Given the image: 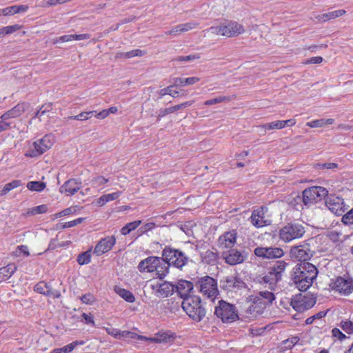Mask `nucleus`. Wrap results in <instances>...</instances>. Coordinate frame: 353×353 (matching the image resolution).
<instances>
[{
	"label": "nucleus",
	"mask_w": 353,
	"mask_h": 353,
	"mask_svg": "<svg viewBox=\"0 0 353 353\" xmlns=\"http://www.w3.org/2000/svg\"><path fill=\"white\" fill-rule=\"evenodd\" d=\"M199 59H200V56L199 54H190V55H188V56H181V57H179L176 59H174V60L176 61L181 62V61H193V60Z\"/></svg>",
	"instance_id": "obj_50"
},
{
	"label": "nucleus",
	"mask_w": 353,
	"mask_h": 353,
	"mask_svg": "<svg viewBox=\"0 0 353 353\" xmlns=\"http://www.w3.org/2000/svg\"><path fill=\"white\" fill-rule=\"evenodd\" d=\"M214 314L223 323L232 322L238 317L234 306L223 301H219V305L216 307Z\"/></svg>",
	"instance_id": "obj_8"
},
{
	"label": "nucleus",
	"mask_w": 353,
	"mask_h": 353,
	"mask_svg": "<svg viewBox=\"0 0 353 353\" xmlns=\"http://www.w3.org/2000/svg\"><path fill=\"white\" fill-rule=\"evenodd\" d=\"M145 52L139 49L132 50L126 52L117 54V58L130 59L134 57H142L145 54Z\"/></svg>",
	"instance_id": "obj_34"
},
{
	"label": "nucleus",
	"mask_w": 353,
	"mask_h": 353,
	"mask_svg": "<svg viewBox=\"0 0 353 353\" xmlns=\"http://www.w3.org/2000/svg\"><path fill=\"white\" fill-rule=\"evenodd\" d=\"M200 81V78L197 77H192L188 78H179L176 77L173 79L174 85L175 86H185L189 85H193Z\"/></svg>",
	"instance_id": "obj_26"
},
{
	"label": "nucleus",
	"mask_w": 353,
	"mask_h": 353,
	"mask_svg": "<svg viewBox=\"0 0 353 353\" xmlns=\"http://www.w3.org/2000/svg\"><path fill=\"white\" fill-rule=\"evenodd\" d=\"M200 292L208 298L213 301L218 294L216 281L210 276L201 278L198 283Z\"/></svg>",
	"instance_id": "obj_10"
},
{
	"label": "nucleus",
	"mask_w": 353,
	"mask_h": 353,
	"mask_svg": "<svg viewBox=\"0 0 353 353\" xmlns=\"http://www.w3.org/2000/svg\"><path fill=\"white\" fill-rule=\"evenodd\" d=\"M332 288L333 290L344 294H350L353 289L352 281L343 277H338L332 283Z\"/></svg>",
	"instance_id": "obj_18"
},
{
	"label": "nucleus",
	"mask_w": 353,
	"mask_h": 353,
	"mask_svg": "<svg viewBox=\"0 0 353 353\" xmlns=\"http://www.w3.org/2000/svg\"><path fill=\"white\" fill-rule=\"evenodd\" d=\"M292 257L301 261L307 262L313 255V252L310 249L309 245L305 243L298 246H294L290 250Z\"/></svg>",
	"instance_id": "obj_14"
},
{
	"label": "nucleus",
	"mask_w": 353,
	"mask_h": 353,
	"mask_svg": "<svg viewBox=\"0 0 353 353\" xmlns=\"http://www.w3.org/2000/svg\"><path fill=\"white\" fill-rule=\"evenodd\" d=\"M182 32L181 28H179V25L173 27L171 30L165 32V35H172L176 36L180 34Z\"/></svg>",
	"instance_id": "obj_54"
},
{
	"label": "nucleus",
	"mask_w": 353,
	"mask_h": 353,
	"mask_svg": "<svg viewBox=\"0 0 353 353\" xmlns=\"http://www.w3.org/2000/svg\"><path fill=\"white\" fill-rule=\"evenodd\" d=\"M318 167L320 169H334L338 167V165L335 163H325L318 164Z\"/></svg>",
	"instance_id": "obj_63"
},
{
	"label": "nucleus",
	"mask_w": 353,
	"mask_h": 353,
	"mask_svg": "<svg viewBox=\"0 0 353 353\" xmlns=\"http://www.w3.org/2000/svg\"><path fill=\"white\" fill-rule=\"evenodd\" d=\"M299 341V337L294 336L291 339H288L287 340L283 341L284 347L287 349L292 348L295 344H296Z\"/></svg>",
	"instance_id": "obj_51"
},
{
	"label": "nucleus",
	"mask_w": 353,
	"mask_h": 353,
	"mask_svg": "<svg viewBox=\"0 0 353 353\" xmlns=\"http://www.w3.org/2000/svg\"><path fill=\"white\" fill-rule=\"evenodd\" d=\"M259 127L261 128H263L264 130H274V129L281 130V129H283V122L281 120H277L275 121L263 124V125H260Z\"/></svg>",
	"instance_id": "obj_38"
},
{
	"label": "nucleus",
	"mask_w": 353,
	"mask_h": 353,
	"mask_svg": "<svg viewBox=\"0 0 353 353\" xmlns=\"http://www.w3.org/2000/svg\"><path fill=\"white\" fill-rule=\"evenodd\" d=\"M310 277L307 278V280H305L303 279V277H301V279L297 278H293L294 283L296 285V287L300 290V291H305L307 290L312 284L313 281H310Z\"/></svg>",
	"instance_id": "obj_31"
},
{
	"label": "nucleus",
	"mask_w": 353,
	"mask_h": 353,
	"mask_svg": "<svg viewBox=\"0 0 353 353\" xmlns=\"http://www.w3.org/2000/svg\"><path fill=\"white\" fill-rule=\"evenodd\" d=\"M346 13L345 10H337L334 11H332L325 14H323L322 15L318 16V19L319 21H321L323 22L327 21L330 19H334L337 17H341L344 15Z\"/></svg>",
	"instance_id": "obj_27"
},
{
	"label": "nucleus",
	"mask_w": 353,
	"mask_h": 353,
	"mask_svg": "<svg viewBox=\"0 0 353 353\" xmlns=\"http://www.w3.org/2000/svg\"><path fill=\"white\" fill-rule=\"evenodd\" d=\"M223 254L225 262L231 265L241 263L245 260V256L236 250H230L228 252L223 253Z\"/></svg>",
	"instance_id": "obj_20"
},
{
	"label": "nucleus",
	"mask_w": 353,
	"mask_h": 353,
	"mask_svg": "<svg viewBox=\"0 0 353 353\" xmlns=\"http://www.w3.org/2000/svg\"><path fill=\"white\" fill-rule=\"evenodd\" d=\"M16 270L17 266L13 263L0 268V282L9 279Z\"/></svg>",
	"instance_id": "obj_25"
},
{
	"label": "nucleus",
	"mask_w": 353,
	"mask_h": 353,
	"mask_svg": "<svg viewBox=\"0 0 353 353\" xmlns=\"http://www.w3.org/2000/svg\"><path fill=\"white\" fill-rule=\"evenodd\" d=\"M237 233L233 230L230 232H225L219 239V243L224 248H232L236 243Z\"/></svg>",
	"instance_id": "obj_21"
},
{
	"label": "nucleus",
	"mask_w": 353,
	"mask_h": 353,
	"mask_svg": "<svg viewBox=\"0 0 353 353\" xmlns=\"http://www.w3.org/2000/svg\"><path fill=\"white\" fill-rule=\"evenodd\" d=\"M30 107V104L26 102H19L12 109L8 110L1 116V119L8 120L21 117Z\"/></svg>",
	"instance_id": "obj_16"
},
{
	"label": "nucleus",
	"mask_w": 353,
	"mask_h": 353,
	"mask_svg": "<svg viewBox=\"0 0 353 353\" xmlns=\"http://www.w3.org/2000/svg\"><path fill=\"white\" fill-rule=\"evenodd\" d=\"M48 211V206L46 205H40L28 210L27 214L35 215L39 214L46 213Z\"/></svg>",
	"instance_id": "obj_40"
},
{
	"label": "nucleus",
	"mask_w": 353,
	"mask_h": 353,
	"mask_svg": "<svg viewBox=\"0 0 353 353\" xmlns=\"http://www.w3.org/2000/svg\"><path fill=\"white\" fill-rule=\"evenodd\" d=\"M332 333L333 336L337 337L340 341H343L347 338L346 335L341 332L338 328H334L332 330Z\"/></svg>",
	"instance_id": "obj_61"
},
{
	"label": "nucleus",
	"mask_w": 353,
	"mask_h": 353,
	"mask_svg": "<svg viewBox=\"0 0 353 353\" xmlns=\"http://www.w3.org/2000/svg\"><path fill=\"white\" fill-rule=\"evenodd\" d=\"M46 186V183L41 181H30L27 184V188L28 190L36 192L43 191Z\"/></svg>",
	"instance_id": "obj_37"
},
{
	"label": "nucleus",
	"mask_w": 353,
	"mask_h": 353,
	"mask_svg": "<svg viewBox=\"0 0 353 353\" xmlns=\"http://www.w3.org/2000/svg\"><path fill=\"white\" fill-rule=\"evenodd\" d=\"M341 327L346 333L349 334H353V323L350 320L341 321L340 323Z\"/></svg>",
	"instance_id": "obj_46"
},
{
	"label": "nucleus",
	"mask_w": 353,
	"mask_h": 353,
	"mask_svg": "<svg viewBox=\"0 0 353 353\" xmlns=\"http://www.w3.org/2000/svg\"><path fill=\"white\" fill-rule=\"evenodd\" d=\"M68 41H70V35L65 34V35L61 36L59 38L54 39L53 41V43L57 44L58 43H65V42H68Z\"/></svg>",
	"instance_id": "obj_64"
},
{
	"label": "nucleus",
	"mask_w": 353,
	"mask_h": 353,
	"mask_svg": "<svg viewBox=\"0 0 353 353\" xmlns=\"http://www.w3.org/2000/svg\"><path fill=\"white\" fill-rule=\"evenodd\" d=\"M21 28V26L18 24H14L12 26H8L2 28L3 31L4 32V35L10 34L17 30H19Z\"/></svg>",
	"instance_id": "obj_49"
},
{
	"label": "nucleus",
	"mask_w": 353,
	"mask_h": 353,
	"mask_svg": "<svg viewBox=\"0 0 353 353\" xmlns=\"http://www.w3.org/2000/svg\"><path fill=\"white\" fill-rule=\"evenodd\" d=\"M81 183L76 179H70L65 181L63 185L60 187V192L67 196H71L77 193L81 188Z\"/></svg>",
	"instance_id": "obj_19"
},
{
	"label": "nucleus",
	"mask_w": 353,
	"mask_h": 353,
	"mask_svg": "<svg viewBox=\"0 0 353 353\" xmlns=\"http://www.w3.org/2000/svg\"><path fill=\"white\" fill-rule=\"evenodd\" d=\"M114 291L121 297H122L123 299H125L126 301L129 303H133L135 301V298L133 294L125 289H123L117 286H115Z\"/></svg>",
	"instance_id": "obj_33"
},
{
	"label": "nucleus",
	"mask_w": 353,
	"mask_h": 353,
	"mask_svg": "<svg viewBox=\"0 0 353 353\" xmlns=\"http://www.w3.org/2000/svg\"><path fill=\"white\" fill-rule=\"evenodd\" d=\"M177 110H178V109L176 108V105L167 108L160 111L159 117H163L165 115L173 113L174 112H176Z\"/></svg>",
	"instance_id": "obj_53"
},
{
	"label": "nucleus",
	"mask_w": 353,
	"mask_h": 353,
	"mask_svg": "<svg viewBox=\"0 0 353 353\" xmlns=\"http://www.w3.org/2000/svg\"><path fill=\"white\" fill-rule=\"evenodd\" d=\"M48 285L44 282H40L34 286V290L41 294H45Z\"/></svg>",
	"instance_id": "obj_52"
},
{
	"label": "nucleus",
	"mask_w": 353,
	"mask_h": 353,
	"mask_svg": "<svg viewBox=\"0 0 353 353\" xmlns=\"http://www.w3.org/2000/svg\"><path fill=\"white\" fill-rule=\"evenodd\" d=\"M193 289V285L191 282L188 281H180L178 285H175V291L180 295L183 299L185 297L190 296L188 294Z\"/></svg>",
	"instance_id": "obj_23"
},
{
	"label": "nucleus",
	"mask_w": 353,
	"mask_h": 353,
	"mask_svg": "<svg viewBox=\"0 0 353 353\" xmlns=\"http://www.w3.org/2000/svg\"><path fill=\"white\" fill-rule=\"evenodd\" d=\"M81 300L82 301L83 303H84L85 304H92L93 302H94L95 299L92 294H87L83 295L81 297Z\"/></svg>",
	"instance_id": "obj_57"
},
{
	"label": "nucleus",
	"mask_w": 353,
	"mask_h": 353,
	"mask_svg": "<svg viewBox=\"0 0 353 353\" xmlns=\"http://www.w3.org/2000/svg\"><path fill=\"white\" fill-rule=\"evenodd\" d=\"M79 344H83V341H75L72 343L61 347L59 348V353H68L72 352Z\"/></svg>",
	"instance_id": "obj_43"
},
{
	"label": "nucleus",
	"mask_w": 353,
	"mask_h": 353,
	"mask_svg": "<svg viewBox=\"0 0 353 353\" xmlns=\"http://www.w3.org/2000/svg\"><path fill=\"white\" fill-rule=\"evenodd\" d=\"M149 283L154 294L158 297H168L175 291V285L168 281L150 280Z\"/></svg>",
	"instance_id": "obj_9"
},
{
	"label": "nucleus",
	"mask_w": 353,
	"mask_h": 353,
	"mask_svg": "<svg viewBox=\"0 0 353 353\" xmlns=\"http://www.w3.org/2000/svg\"><path fill=\"white\" fill-rule=\"evenodd\" d=\"M323 59L322 57H313L304 62V64H319L322 63Z\"/></svg>",
	"instance_id": "obj_59"
},
{
	"label": "nucleus",
	"mask_w": 353,
	"mask_h": 353,
	"mask_svg": "<svg viewBox=\"0 0 353 353\" xmlns=\"http://www.w3.org/2000/svg\"><path fill=\"white\" fill-rule=\"evenodd\" d=\"M55 142L54 135L51 134H46L43 138L34 141L30 145L28 150L25 153L27 157H36L43 154L45 152L50 149Z\"/></svg>",
	"instance_id": "obj_4"
},
{
	"label": "nucleus",
	"mask_w": 353,
	"mask_h": 353,
	"mask_svg": "<svg viewBox=\"0 0 353 353\" xmlns=\"http://www.w3.org/2000/svg\"><path fill=\"white\" fill-rule=\"evenodd\" d=\"M279 280H281V279L270 270L268 273L263 277V282L269 284V288L271 290H274L276 284Z\"/></svg>",
	"instance_id": "obj_29"
},
{
	"label": "nucleus",
	"mask_w": 353,
	"mask_h": 353,
	"mask_svg": "<svg viewBox=\"0 0 353 353\" xmlns=\"http://www.w3.org/2000/svg\"><path fill=\"white\" fill-rule=\"evenodd\" d=\"M268 212V209L265 206H261L254 210L250 216L251 221H263L267 216Z\"/></svg>",
	"instance_id": "obj_28"
},
{
	"label": "nucleus",
	"mask_w": 353,
	"mask_h": 353,
	"mask_svg": "<svg viewBox=\"0 0 353 353\" xmlns=\"http://www.w3.org/2000/svg\"><path fill=\"white\" fill-rule=\"evenodd\" d=\"M316 303V299L312 296H304L301 294L296 295L291 300L290 305L297 312H303L311 308Z\"/></svg>",
	"instance_id": "obj_12"
},
{
	"label": "nucleus",
	"mask_w": 353,
	"mask_h": 353,
	"mask_svg": "<svg viewBox=\"0 0 353 353\" xmlns=\"http://www.w3.org/2000/svg\"><path fill=\"white\" fill-rule=\"evenodd\" d=\"M328 191L321 186H312L302 192L303 202L305 205L321 201L327 195Z\"/></svg>",
	"instance_id": "obj_5"
},
{
	"label": "nucleus",
	"mask_w": 353,
	"mask_h": 353,
	"mask_svg": "<svg viewBox=\"0 0 353 353\" xmlns=\"http://www.w3.org/2000/svg\"><path fill=\"white\" fill-rule=\"evenodd\" d=\"M52 103H46L42 105L39 109L35 113L34 118H38L39 120L41 119V117L52 110Z\"/></svg>",
	"instance_id": "obj_35"
},
{
	"label": "nucleus",
	"mask_w": 353,
	"mask_h": 353,
	"mask_svg": "<svg viewBox=\"0 0 353 353\" xmlns=\"http://www.w3.org/2000/svg\"><path fill=\"white\" fill-rule=\"evenodd\" d=\"M231 98L230 97H219L212 99H209L205 101L204 104L205 105H212L216 103H219L225 101H230Z\"/></svg>",
	"instance_id": "obj_45"
},
{
	"label": "nucleus",
	"mask_w": 353,
	"mask_h": 353,
	"mask_svg": "<svg viewBox=\"0 0 353 353\" xmlns=\"http://www.w3.org/2000/svg\"><path fill=\"white\" fill-rule=\"evenodd\" d=\"M22 185V183L20 180H13L12 181L6 183L3 189L0 191V195L3 196L6 195L10 190L19 188Z\"/></svg>",
	"instance_id": "obj_36"
},
{
	"label": "nucleus",
	"mask_w": 353,
	"mask_h": 353,
	"mask_svg": "<svg viewBox=\"0 0 353 353\" xmlns=\"http://www.w3.org/2000/svg\"><path fill=\"white\" fill-rule=\"evenodd\" d=\"M46 295L52 297V298H59L61 296V294L59 291L52 290L48 287V289L46 292Z\"/></svg>",
	"instance_id": "obj_62"
},
{
	"label": "nucleus",
	"mask_w": 353,
	"mask_h": 353,
	"mask_svg": "<svg viewBox=\"0 0 353 353\" xmlns=\"http://www.w3.org/2000/svg\"><path fill=\"white\" fill-rule=\"evenodd\" d=\"M213 34L225 37L227 38L237 37L245 32L243 25L236 21H226L219 26H212L207 30Z\"/></svg>",
	"instance_id": "obj_1"
},
{
	"label": "nucleus",
	"mask_w": 353,
	"mask_h": 353,
	"mask_svg": "<svg viewBox=\"0 0 353 353\" xmlns=\"http://www.w3.org/2000/svg\"><path fill=\"white\" fill-rule=\"evenodd\" d=\"M174 339V336L168 332L158 333L157 336L151 339V342L161 343H168L172 341Z\"/></svg>",
	"instance_id": "obj_32"
},
{
	"label": "nucleus",
	"mask_w": 353,
	"mask_h": 353,
	"mask_svg": "<svg viewBox=\"0 0 353 353\" xmlns=\"http://www.w3.org/2000/svg\"><path fill=\"white\" fill-rule=\"evenodd\" d=\"M109 181L108 179L105 178L103 176H98L93 178L91 181L92 187L101 188Z\"/></svg>",
	"instance_id": "obj_42"
},
{
	"label": "nucleus",
	"mask_w": 353,
	"mask_h": 353,
	"mask_svg": "<svg viewBox=\"0 0 353 353\" xmlns=\"http://www.w3.org/2000/svg\"><path fill=\"white\" fill-rule=\"evenodd\" d=\"M116 239L113 236L102 239L95 246L94 253L97 256L101 255L110 251L115 244Z\"/></svg>",
	"instance_id": "obj_17"
},
{
	"label": "nucleus",
	"mask_w": 353,
	"mask_h": 353,
	"mask_svg": "<svg viewBox=\"0 0 353 353\" xmlns=\"http://www.w3.org/2000/svg\"><path fill=\"white\" fill-rule=\"evenodd\" d=\"M91 254L90 251L80 254L77 257V262L79 265L88 264L90 262Z\"/></svg>",
	"instance_id": "obj_44"
},
{
	"label": "nucleus",
	"mask_w": 353,
	"mask_h": 353,
	"mask_svg": "<svg viewBox=\"0 0 353 353\" xmlns=\"http://www.w3.org/2000/svg\"><path fill=\"white\" fill-rule=\"evenodd\" d=\"M70 41L72 40H85L90 37L89 34H69Z\"/></svg>",
	"instance_id": "obj_56"
},
{
	"label": "nucleus",
	"mask_w": 353,
	"mask_h": 353,
	"mask_svg": "<svg viewBox=\"0 0 353 353\" xmlns=\"http://www.w3.org/2000/svg\"><path fill=\"white\" fill-rule=\"evenodd\" d=\"M304 227L297 223H289L280 231V238L285 242L299 239L303 236L305 233Z\"/></svg>",
	"instance_id": "obj_6"
},
{
	"label": "nucleus",
	"mask_w": 353,
	"mask_h": 353,
	"mask_svg": "<svg viewBox=\"0 0 353 353\" xmlns=\"http://www.w3.org/2000/svg\"><path fill=\"white\" fill-rule=\"evenodd\" d=\"M275 299L274 294L269 291H261L253 299L254 304L259 303L263 305L272 303Z\"/></svg>",
	"instance_id": "obj_22"
},
{
	"label": "nucleus",
	"mask_w": 353,
	"mask_h": 353,
	"mask_svg": "<svg viewBox=\"0 0 353 353\" xmlns=\"http://www.w3.org/2000/svg\"><path fill=\"white\" fill-rule=\"evenodd\" d=\"M28 9L29 6L27 5L12 6L3 9H0V15L11 16L15 14L25 12Z\"/></svg>",
	"instance_id": "obj_24"
},
{
	"label": "nucleus",
	"mask_w": 353,
	"mask_h": 353,
	"mask_svg": "<svg viewBox=\"0 0 353 353\" xmlns=\"http://www.w3.org/2000/svg\"><path fill=\"white\" fill-rule=\"evenodd\" d=\"M121 192L118 191V192L104 194V196H105L107 201L109 202V201H114V200L118 199L121 196Z\"/></svg>",
	"instance_id": "obj_58"
},
{
	"label": "nucleus",
	"mask_w": 353,
	"mask_h": 353,
	"mask_svg": "<svg viewBox=\"0 0 353 353\" xmlns=\"http://www.w3.org/2000/svg\"><path fill=\"white\" fill-rule=\"evenodd\" d=\"M225 283L227 288H235L239 286V283H240L239 280L236 276H227L225 278Z\"/></svg>",
	"instance_id": "obj_48"
},
{
	"label": "nucleus",
	"mask_w": 353,
	"mask_h": 353,
	"mask_svg": "<svg viewBox=\"0 0 353 353\" xmlns=\"http://www.w3.org/2000/svg\"><path fill=\"white\" fill-rule=\"evenodd\" d=\"M254 254L256 256L263 259H272L281 257L284 254V252L283 250L279 248L257 247L254 250Z\"/></svg>",
	"instance_id": "obj_15"
},
{
	"label": "nucleus",
	"mask_w": 353,
	"mask_h": 353,
	"mask_svg": "<svg viewBox=\"0 0 353 353\" xmlns=\"http://www.w3.org/2000/svg\"><path fill=\"white\" fill-rule=\"evenodd\" d=\"M287 265L288 263L284 261H277L270 270L281 279L282 273L284 272Z\"/></svg>",
	"instance_id": "obj_30"
},
{
	"label": "nucleus",
	"mask_w": 353,
	"mask_h": 353,
	"mask_svg": "<svg viewBox=\"0 0 353 353\" xmlns=\"http://www.w3.org/2000/svg\"><path fill=\"white\" fill-rule=\"evenodd\" d=\"M325 205L327 208L336 216H341L345 211L343 199L331 194L326 200Z\"/></svg>",
	"instance_id": "obj_13"
},
{
	"label": "nucleus",
	"mask_w": 353,
	"mask_h": 353,
	"mask_svg": "<svg viewBox=\"0 0 353 353\" xmlns=\"http://www.w3.org/2000/svg\"><path fill=\"white\" fill-rule=\"evenodd\" d=\"M77 210V206H71L68 208L64 209L60 212L56 213L54 215V219L61 218L63 216H66L70 214H74L76 213Z\"/></svg>",
	"instance_id": "obj_39"
},
{
	"label": "nucleus",
	"mask_w": 353,
	"mask_h": 353,
	"mask_svg": "<svg viewBox=\"0 0 353 353\" xmlns=\"http://www.w3.org/2000/svg\"><path fill=\"white\" fill-rule=\"evenodd\" d=\"M94 111L82 112L80 114L75 116H70L68 117L69 119L85 121L90 119Z\"/></svg>",
	"instance_id": "obj_41"
},
{
	"label": "nucleus",
	"mask_w": 353,
	"mask_h": 353,
	"mask_svg": "<svg viewBox=\"0 0 353 353\" xmlns=\"http://www.w3.org/2000/svg\"><path fill=\"white\" fill-rule=\"evenodd\" d=\"M199 23L197 22H188L185 23L179 24V28H181L182 32H185L189 30L196 28L199 26Z\"/></svg>",
	"instance_id": "obj_47"
},
{
	"label": "nucleus",
	"mask_w": 353,
	"mask_h": 353,
	"mask_svg": "<svg viewBox=\"0 0 353 353\" xmlns=\"http://www.w3.org/2000/svg\"><path fill=\"white\" fill-rule=\"evenodd\" d=\"M105 330L108 334L116 339H121V332L119 330L112 327H107Z\"/></svg>",
	"instance_id": "obj_60"
},
{
	"label": "nucleus",
	"mask_w": 353,
	"mask_h": 353,
	"mask_svg": "<svg viewBox=\"0 0 353 353\" xmlns=\"http://www.w3.org/2000/svg\"><path fill=\"white\" fill-rule=\"evenodd\" d=\"M164 260L160 257L150 256L145 260L141 261L138 266L140 272H153L160 279H163L168 273V266L163 267L161 263Z\"/></svg>",
	"instance_id": "obj_3"
},
{
	"label": "nucleus",
	"mask_w": 353,
	"mask_h": 353,
	"mask_svg": "<svg viewBox=\"0 0 353 353\" xmlns=\"http://www.w3.org/2000/svg\"><path fill=\"white\" fill-rule=\"evenodd\" d=\"M306 125H307L310 128L323 127V119L313 120L312 121L307 122L306 123Z\"/></svg>",
	"instance_id": "obj_55"
},
{
	"label": "nucleus",
	"mask_w": 353,
	"mask_h": 353,
	"mask_svg": "<svg viewBox=\"0 0 353 353\" xmlns=\"http://www.w3.org/2000/svg\"><path fill=\"white\" fill-rule=\"evenodd\" d=\"M181 306L186 314L193 320L199 322L205 316V310L201 304V299L196 296L185 297Z\"/></svg>",
	"instance_id": "obj_2"
},
{
	"label": "nucleus",
	"mask_w": 353,
	"mask_h": 353,
	"mask_svg": "<svg viewBox=\"0 0 353 353\" xmlns=\"http://www.w3.org/2000/svg\"><path fill=\"white\" fill-rule=\"evenodd\" d=\"M317 274V268L313 264L309 262H301L296 268L293 278L301 279L303 277V279L307 280V278L310 277V281H313Z\"/></svg>",
	"instance_id": "obj_11"
},
{
	"label": "nucleus",
	"mask_w": 353,
	"mask_h": 353,
	"mask_svg": "<svg viewBox=\"0 0 353 353\" xmlns=\"http://www.w3.org/2000/svg\"><path fill=\"white\" fill-rule=\"evenodd\" d=\"M163 256L164 259V265H173L176 268H182L187 261V258L183 253L178 250H172L170 248H165L163 251Z\"/></svg>",
	"instance_id": "obj_7"
}]
</instances>
